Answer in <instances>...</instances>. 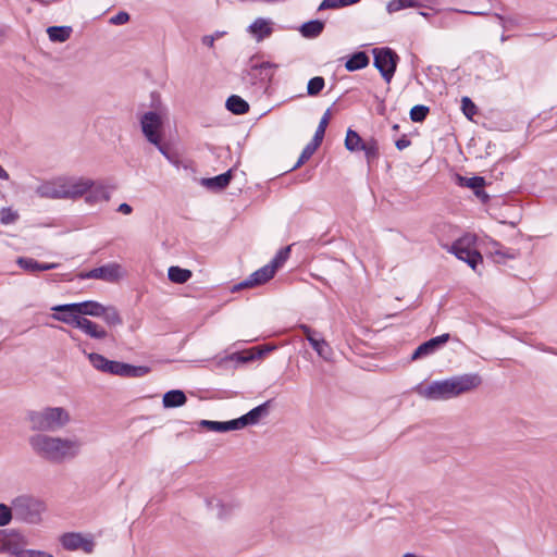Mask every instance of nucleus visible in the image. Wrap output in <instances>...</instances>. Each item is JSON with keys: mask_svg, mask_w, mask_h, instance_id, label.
<instances>
[{"mask_svg": "<svg viewBox=\"0 0 557 557\" xmlns=\"http://www.w3.org/2000/svg\"><path fill=\"white\" fill-rule=\"evenodd\" d=\"M198 424H199V426L205 428L212 432H220V433L225 432L224 422L211 421V420H200Z\"/></svg>", "mask_w": 557, "mask_h": 557, "instance_id": "43", "label": "nucleus"}, {"mask_svg": "<svg viewBox=\"0 0 557 557\" xmlns=\"http://www.w3.org/2000/svg\"><path fill=\"white\" fill-rule=\"evenodd\" d=\"M202 44L206 45L207 47L209 48H213L214 46V41H215V36H211V35H206L202 37L201 39Z\"/></svg>", "mask_w": 557, "mask_h": 557, "instance_id": "56", "label": "nucleus"}, {"mask_svg": "<svg viewBox=\"0 0 557 557\" xmlns=\"http://www.w3.org/2000/svg\"><path fill=\"white\" fill-rule=\"evenodd\" d=\"M132 207L128 205V203H121L117 208V211L123 213V214H129L132 213Z\"/></svg>", "mask_w": 557, "mask_h": 557, "instance_id": "57", "label": "nucleus"}, {"mask_svg": "<svg viewBox=\"0 0 557 557\" xmlns=\"http://www.w3.org/2000/svg\"><path fill=\"white\" fill-rule=\"evenodd\" d=\"M325 81L322 76H314L309 79L307 85V94L309 96H317L324 88Z\"/></svg>", "mask_w": 557, "mask_h": 557, "instance_id": "35", "label": "nucleus"}, {"mask_svg": "<svg viewBox=\"0 0 557 557\" xmlns=\"http://www.w3.org/2000/svg\"><path fill=\"white\" fill-rule=\"evenodd\" d=\"M461 109H462L463 114L468 119H472L473 115L476 114V106L472 102V100L469 97H462Z\"/></svg>", "mask_w": 557, "mask_h": 557, "instance_id": "42", "label": "nucleus"}, {"mask_svg": "<svg viewBox=\"0 0 557 557\" xmlns=\"http://www.w3.org/2000/svg\"><path fill=\"white\" fill-rule=\"evenodd\" d=\"M235 357L238 361H242V362H247V361H250L255 358L253 355H249V356H243L240 354H235Z\"/></svg>", "mask_w": 557, "mask_h": 557, "instance_id": "58", "label": "nucleus"}, {"mask_svg": "<svg viewBox=\"0 0 557 557\" xmlns=\"http://www.w3.org/2000/svg\"><path fill=\"white\" fill-rule=\"evenodd\" d=\"M187 401V397L181 389H172L163 395V406L165 408H176L183 406Z\"/></svg>", "mask_w": 557, "mask_h": 557, "instance_id": "22", "label": "nucleus"}, {"mask_svg": "<svg viewBox=\"0 0 557 557\" xmlns=\"http://www.w3.org/2000/svg\"><path fill=\"white\" fill-rule=\"evenodd\" d=\"M270 400L252 408L247 413L243 414V420L245 421V425H255L257 424L262 418L267 417L269 414V407H270Z\"/></svg>", "mask_w": 557, "mask_h": 557, "instance_id": "21", "label": "nucleus"}, {"mask_svg": "<svg viewBox=\"0 0 557 557\" xmlns=\"http://www.w3.org/2000/svg\"><path fill=\"white\" fill-rule=\"evenodd\" d=\"M224 34H225V32H219V30H218V32H215L212 36H215V39H216V38L222 37Z\"/></svg>", "mask_w": 557, "mask_h": 557, "instance_id": "62", "label": "nucleus"}, {"mask_svg": "<svg viewBox=\"0 0 557 557\" xmlns=\"http://www.w3.org/2000/svg\"><path fill=\"white\" fill-rule=\"evenodd\" d=\"M207 507L211 509L212 511H215L218 517H223L226 511L224 508V505L222 504L221 499L218 497H211L206 500Z\"/></svg>", "mask_w": 557, "mask_h": 557, "instance_id": "40", "label": "nucleus"}, {"mask_svg": "<svg viewBox=\"0 0 557 557\" xmlns=\"http://www.w3.org/2000/svg\"><path fill=\"white\" fill-rule=\"evenodd\" d=\"M360 150L364 152L369 163L379 157V144L374 138L364 140Z\"/></svg>", "mask_w": 557, "mask_h": 557, "instance_id": "31", "label": "nucleus"}, {"mask_svg": "<svg viewBox=\"0 0 557 557\" xmlns=\"http://www.w3.org/2000/svg\"><path fill=\"white\" fill-rule=\"evenodd\" d=\"M83 277L103 280L104 278V265L92 269L91 271H89L85 275H83Z\"/></svg>", "mask_w": 557, "mask_h": 557, "instance_id": "52", "label": "nucleus"}, {"mask_svg": "<svg viewBox=\"0 0 557 557\" xmlns=\"http://www.w3.org/2000/svg\"><path fill=\"white\" fill-rule=\"evenodd\" d=\"M456 12H458L457 10H455ZM462 13H467V14H472V15H482L483 12H479V11H461Z\"/></svg>", "mask_w": 557, "mask_h": 557, "instance_id": "61", "label": "nucleus"}, {"mask_svg": "<svg viewBox=\"0 0 557 557\" xmlns=\"http://www.w3.org/2000/svg\"><path fill=\"white\" fill-rule=\"evenodd\" d=\"M481 383L482 379L478 373H466L433 381L424 387L418 386L417 393L429 400H447L475 389Z\"/></svg>", "mask_w": 557, "mask_h": 557, "instance_id": "2", "label": "nucleus"}, {"mask_svg": "<svg viewBox=\"0 0 557 557\" xmlns=\"http://www.w3.org/2000/svg\"><path fill=\"white\" fill-rule=\"evenodd\" d=\"M125 270L119 263H107V282H119L125 275Z\"/></svg>", "mask_w": 557, "mask_h": 557, "instance_id": "33", "label": "nucleus"}, {"mask_svg": "<svg viewBox=\"0 0 557 557\" xmlns=\"http://www.w3.org/2000/svg\"><path fill=\"white\" fill-rule=\"evenodd\" d=\"M0 178L1 180H8L9 178L8 172L1 165H0Z\"/></svg>", "mask_w": 557, "mask_h": 557, "instance_id": "60", "label": "nucleus"}, {"mask_svg": "<svg viewBox=\"0 0 557 557\" xmlns=\"http://www.w3.org/2000/svg\"><path fill=\"white\" fill-rule=\"evenodd\" d=\"M16 532L0 529V553L10 554Z\"/></svg>", "mask_w": 557, "mask_h": 557, "instance_id": "32", "label": "nucleus"}, {"mask_svg": "<svg viewBox=\"0 0 557 557\" xmlns=\"http://www.w3.org/2000/svg\"><path fill=\"white\" fill-rule=\"evenodd\" d=\"M60 544L65 550L82 549L86 554L92 553L95 542L90 536H85L78 532H66L59 537Z\"/></svg>", "mask_w": 557, "mask_h": 557, "instance_id": "10", "label": "nucleus"}, {"mask_svg": "<svg viewBox=\"0 0 557 557\" xmlns=\"http://www.w3.org/2000/svg\"><path fill=\"white\" fill-rule=\"evenodd\" d=\"M121 323L117 311L112 307H107V325H115Z\"/></svg>", "mask_w": 557, "mask_h": 557, "instance_id": "48", "label": "nucleus"}, {"mask_svg": "<svg viewBox=\"0 0 557 557\" xmlns=\"http://www.w3.org/2000/svg\"><path fill=\"white\" fill-rule=\"evenodd\" d=\"M88 359L97 370L104 372V356L91 352L88 354Z\"/></svg>", "mask_w": 557, "mask_h": 557, "instance_id": "46", "label": "nucleus"}, {"mask_svg": "<svg viewBox=\"0 0 557 557\" xmlns=\"http://www.w3.org/2000/svg\"><path fill=\"white\" fill-rule=\"evenodd\" d=\"M449 339V334L445 333L436 337H432L431 339L422 343L417 347L413 351L411 359L417 360L422 357L430 356L434 354L442 345L446 344Z\"/></svg>", "mask_w": 557, "mask_h": 557, "instance_id": "14", "label": "nucleus"}, {"mask_svg": "<svg viewBox=\"0 0 557 557\" xmlns=\"http://www.w3.org/2000/svg\"><path fill=\"white\" fill-rule=\"evenodd\" d=\"M22 540L23 536L16 532L10 554L7 557H53L52 554L44 550L24 548V543Z\"/></svg>", "mask_w": 557, "mask_h": 557, "instance_id": "15", "label": "nucleus"}, {"mask_svg": "<svg viewBox=\"0 0 557 557\" xmlns=\"http://www.w3.org/2000/svg\"><path fill=\"white\" fill-rule=\"evenodd\" d=\"M232 170H228L225 173H222L218 176L203 178L202 185L210 189L221 190L230 184L232 178Z\"/></svg>", "mask_w": 557, "mask_h": 557, "instance_id": "23", "label": "nucleus"}, {"mask_svg": "<svg viewBox=\"0 0 557 557\" xmlns=\"http://www.w3.org/2000/svg\"><path fill=\"white\" fill-rule=\"evenodd\" d=\"M164 115V109L159 104L154 110L144 113L140 117L143 134L152 145H157L161 140Z\"/></svg>", "mask_w": 557, "mask_h": 557, "instance_id": "7", "label": "nucleus"}, {"mask_svg": "<svg viewBox=\"0 0 557 557\" xmlns=\"http://www.w3.org/2000/svg\"><path fill=\"white\" fill-rule=\"evenodd\" d=\"M107 372L123 377H143L150 372V368L107 359Z\"/></svg>", "mask_w": 557, "mask_h": 557, "instance_id": "11", "label": "nucleus"}, {"mask_svg": "<svg viewBox=\"0 0 557 557\" xmlns=\"http://www.w3.org/2000/svg\"><path fill=\"white\" fill-rule=\"evenodd\" d=\"M373 65L381 73L384 81L391 83L399 60L397 53L388 47L373 49Z\"/></svg>", "mask_w": 557, "mask_h": 557, "instance_id": "9", "label": "nucleus"}, {"mask_svg": "<svg viewBox=\"0 0 557 557\" xmlns=\"http://www.w3.org/2000/svg\"><path fill=\"white\" fill-rule=\"evenodd\" d=\"M129 21V14L125 11H121L117 14L113 15L109 23L114 25H123Z\"/></svg>", "mask_w": 557, "mask_h": 557, "instance_id": "49", "label": "nucleus"}, {"mask_svg": "<svg viewBox=\"0 0 557 557\" xmlns=\"http://www.w3.org/2000/svg\"><path fill=\"white\" fill-rule=\"evenodd\" d=\"M315 152L314 149H312L310 146L306 145V147L302 149L300 157L296 164L293 166L292 170H296L297 168L301 166L306 161H308L312 154Z\"/></svg>", "mask_w": 557, "mask_h": 557, "instance_id": "45", "label": "nucleus"}, {"mask_svg": "<svg viewBox=\"0 0 557 557\" xmlns=\"http://www.w3.org/2000/svg\"><path fill=\"white\" fill-rule=\"evenodd\" d=\"M434 2L435 0H391L386 5V10L392 14L407 8H421Z\"/></svg>", "mask_w": 557, "mask_h": 557, "instance_id": "20", "label": "nucleus"}, {"mask_svg": "<svg viewBox=\"0 0 557 557\" xmlns=\"http://www.w3.org/2000/svg\"><path fill=\"white\" fill-rule=\"evenodd\" d=\"M35 455L51 463H62L74 459L81 451L82 443L77 438H63L47 434H35L28 438Z\"/></svg>", "mask_w": 557, "mask_h": 557, "instance_id": "1", "label": "nucleus"}, {"mask_svg": "<svg viewBox=\"0 0 557 557\" xmlns=\"http://www.w3.org/2000/svg\"><path fill=\"white\" fill-rule=\"evenodd\" d=\"M323 137H324V134H322L320 132L319 133L315 132L312 140L307 145L310 146L312 149L317 150L318 147L321 145Z\"/></svg>", "mask_w": 557, "mask_h": 557, "instance_id": "53", "label": "nucleus"}, {"mask_svg": "<svg viewBox=\"0 0 557 557\" xmlns=\"http://www.w3.org/2000/svg\"><path fill=\"white\" fill-rule=\"evenodd\" d=\"M324 29V22L320 20H312L306 22L300 27V33L305 38H315Z\"/></svg>", "mask_w": 557, "mask_h": 557, "instance_id": "27", "label": "nucleus"}, {"mask_svg": "<svg viewBox=\"0 0 557 557\" xmlns=\"http://www.w3.org/2000/svg\"><path fill=\"white\" fill-rule=\"evenodd\" d=\"M299 329L302 331L307 341L310 343L311 347L317 351V354L324 360H329L332 356V349L330 345L323 338H318L315 336L317 332L313 331L309 325L300 324Z\"/></svg>", "mask_w": 557, "mask_h": 557, "instance_id": "12", "label": "nucleus"}, {"mask_svg": "<svg viewBox=\"0 0 557 557\" xmlns=\"http://www.w3.org/2000/svg\"><path fill=\"white\" fill-rule=\"evenodd\" d=\"M277 67L278 64L268 61L252 64L249 69L243 71L242 82L246 88L261 89L271 83Z\"/></svg>", "mask_w": 557, "mask_h": 557, "instance_id": "6", "label": "nucleus"}, {"mask_svg": "<svg viewBox=\"0 0 557 557\" xmlns=\"http://www.w3.org/2000/svg\"><path fill=\"white\" fill-rule=\"evenodd\" d=\"M27 420L34 431L54 432L70 422V414L62 407H47L38 411H28Z\"/></svg>", "mask_w": 557, "mask_h": 557, "instance_id": "3", "label": "nucleus"}, {"mask_svg": "<svg viewBox=\"0 0 557 557\" xmlns=\"http://www.w3.org/2000/svg\"><path fill=\"white\" fill-rule=\"evenodd\" d=\"M225 107L234 114H245L249 111L248 102L237 95L230 96L225 102Z\"/></svg>", "mask_w": 557, "mask_h": 557, "instance_id": "25", "label": "nucleus"}, {"mask_svg": "<svg viewBox=\"0 0 557 557\" xmlns=\"http://www.w3.org/2000/svg\"><path fill=\"white\" fill-rule=\"evenodd\" d=\"M395 145L398 150H404L410 146V140L406 136H403L396 140Z\"/></svg>", "mask_w": 557, "mask_h": 557, "instance_id": "55", "label": "nucleus"}, {"mask_svg": "<svg viewBox=\"0 0 557 557\" xmlns=\"http://www.w3.org/2000/svg\"><path fill=\"white\" fill-rule=\"evenodd\" d=\"M403 557H418V556L414 554H411V553H407Z\"/></svg>", "mask_w": 557, "mask_h": 557, "instance_id": "63", "label": "nucleus"}, {"mask_svg": "<svg viewBox=\"0 0 557 557\" xmlns=\"http://www.w3.org/2000/svg\"><path fill=\"white\" fill-rule=\"evenodd\" d=\"M330 117H331V110L327 109L324 114L322 115L320 122H319V125L315 129L317 133H322V134H325V129L329 125V122H330Z\"/></svg>", "mask_w": 557, "mask_h": 557, "instance_id": "51", "label": "nucleus"}, {"mask_svg": "<svg viewBox=\"0 0 557 557\" xmlns=\"http://www.w3.org/2000/svg\"><path fill=\"white\" fill-rule=\"evenodd\" d=\"M474 240L475 237L468 234L454 242L448 249L449 252L455 255L459 260L465 261L473 270L482 262L481 253L473 247Z\"/></svg>", "mask_w": 557, "mask_h": 557, "instance_id": "8", "label": "nucleus"}, {"mask_svg": "<svg viewBox=\"0 0 557 557\" xmlns=\"http://www.w3.org/2000/svg\"><path fill=\"white\" fill-rule=\"evenodd\" d=\"M275 274L274 265H270L269 263L264 267L260 268L259 270L251 273L245 281L239 283L236 287L237 288H247V287H253L258 285H262L270 281Z\"/></svg>", "mask_w": 557, "mask_h": 557, "instance_id": "13", "label": "nucleus"}, {"mask_svg": "<svg viewBox=\"0 0 557 557\" xmlns=\"http://www.w3.org/2000/svg\"><path fill=\"white\" fill-rule=\"evenodd\" d=\"M72 27L71 26H49L47 28L48 37L53 42H64L66 41L71 35H72Z\"/></svg>", "mask_w": 557, "mask_h": 557, "instance_id": "24", "label": "nucleus"}, {"mask_svg": "<svg viewBox=\"0 0 557 557\" xmlns=\"http://www.w3.org/2000/svg\"><path fill=\"white\" fill-rule=\"evenodd\" d=\"M18 219V213L11 208L0 210V222L4 225L12 224Z\"/></svg>", "mask_w": 557, "mask_h": 557, "instance_id": "41", "label": "nucleus"}, {"mask_svg": "<svg viewBox=\"0 0 557 557\" xmlns=\"http://www.w3.org/2000/svg\"><path fill=\"white\" fill-rule=\"evenodd\" d=\"M364 139H362L359 134L352 129H348L345 138V147L349 151H359L361 149Z\"/></svg>", "mask_w": 557, "mask_h": 557, "instance_id": "30", "label": "nucleus"}, {"mask_svg": "<svg viewBox=\"0 0 557 557\" xmlns=\"http://www.w3.org/2000/svg\"><path fill=\"white\" fill-rule=\"evenodd\" d=\"M257 41L263 40L272 34L271 21L259 17L248 28Z\"/></svg>", "mask_w": 557, "mask_h": 557, "instance_id": "19", "label": "nucleus"}, {"mask_svg": "<svg viewBox=\"0 0 557 557\" xmlns=\"http://www.w3.org/2000/svg\"><path fill=\"white\" fill-rule=\"evenodd\" d=\"M492 246L493 250H491V253L495 256V260L497 262H500L504 259H513L516 256L513 250L503 248L502 245L497 242H493Z\"/></svg>", "mask_w": 557, "mask_h": 557, "instance_id": "34", "label": "nucleus"}, {"mask_svg": "<svg viewBox=\"0 0 557 557\" xmlns=\"http://www.w3.org/2000/svg\"><path fill=\"white\" fill-rule=\"evenodd\" d=\"M289 253H290V246L281 248L269 264L274 265V271L276 272V270L280 267H282L284 264V262L288 259Z\"/></svg>", "mask_w": 557, "mask_h": 557, "instance_id": "38", "label": "nucleus"}, {"mask_svg": "<svg viewBox=\"0 0 557 557\" xmlns=\"http://www.w3.org/2000/svg\"><path fill=\"white\" fill-rule=\"evenodd\" d=\"M15 518L12 504L10 506L0 504V527L8 525Z\"/></svg>", "mask_w": 557, "mask_h": 557, "instance_id": "39", "label": "nucleus"}, {"mask_svg": "<svg viewBox=\"0 0 557 557\" xmlns=\"http://www.w3.org/2000/svg\"><path fill=\"white\" fill-rule=\"evenodd\" d=\"M359 1L360 0H323L319 5V10L337 9L358 3Z\"/></svg>", "mask_w": 557, "mask_h": 557, "instance_id": "36", "label": "nucleus"}, {"mask_svg": "<svg viewBox=\"0 0 557 557\" xmlns=\"http://www.w3.org/2000/svg\"><path fill=\"white\" fill-rule=\"evenodd\" d=\"M17 264L20 265L21 269H23L27 272H30V273L40 272V271H49V270L57 269L59 267L58 263H44V262H39L33 258H28V257H20L17 259Z\"/></svg>", "mask_w": 557, "mask_h": 557, "instance_id": "18", "label": "nucleus"}, {"mask_svg": "<svg viewBox=\"0 0 557 557\" xmlns=\"http://www.w3.org/2000/svg\"><path fill=\"white\" fill-rule=\"evenodd\" d=\"M429 107L423 104H417L410 110V119L412 122H423L429 114Z\"/></svg>", "mask_w": 557, "mask_h": 557, "instance_id": "37", "label": "nucleus"}, {"mask_svg": "<svg viewBox=\"0 0 557 557\" xmlns=\"http://www.w3.org/2000/svg\"><path fill=\"white\" fill-rule=\"evenodd\" d=\"M73 306L74 304L71 302L52 307V311H54L52 314L53 319L75 327L76 324L79 323L81 317L71 309Z\"/></svg>", "mask_w": 557, "mask_h": 557, "instance_id": "16", "label": "nucleus"}, {"mask_svg": "<svg viewBox=\"0 0 557 557\" xmlns=\"http://www.w3.org/2000/svg\"><path fill=\"white\" fill-rule=\"evenodd\" d=\"M91 185V182L82 178H63L53 186L46 187L42 195L54 199L76 198L83 196Z\"/></svg>", "mask_w": 557, "mask_h": 557, "instance_id": "5", "label": "nucleus"}, {"mask_svg": "<svg viewBox=\"0 0 557 557\" xmlns=\"http://www.w3.org/2000/svg\"><path fill=\"white\" fill-rule=\"evenodd\" d=\"M158 150L164 156L166 157L168 159L170 158L168 151H166V148L161 144V140L159 141V144L154 145Z\"/></svg>", "mask_w": 557, "mask_h": 557, "instance_id": "59", "label": "nucleus"}, {"mask_svg": "<svg viewBox=\"0 0 557 557\" xmlns=\"http://www.w3.org/2000/svg\"><path fill=\"white\" fill-rule=\"evenodd\" d=\"M193 273L188 269H183L176 265L170 267L168 270V277L171 282L176 284H184L186 283L190 277Z\"/></svg>", "mask_w": 557, "mask_h": 557, "instance_id": "29", "label": "nucleus"}, {"mask_svg": "<svg viewBox=\"0 0 557 557\" xmlns=\"http://www.w3.org/2000/svg\"><path fill=\"white\" fill-rule=\"evenodd\" d=\"M494 16L498 20L504 30H507L516 25V20L512 17H505L498 13H495Z\"/></svg>", "mask_w": 557, "mask_h": 557, "instance_id": "50", "label": "nucleus"}, {"mask_svg": "<svg viewBox=\"0 0 557 557\" xmlns=\"http://www.w3.org/2000/svg\"><path fill=\"white\" fill-rule=\"evenodd\" d=\"M323 137H324V134H322L320 132L319 133L315 132L312 140L307 145L310 146L312 149L317 150L318 147L321 145Z\"/></svg>", "mask_w": 557, "mask_h": 557, "instance_id": "54", "label": "nucleus"}, {"mask_svg": "<svg viewBox=\"0 0 557 557\" xmlns=\"http://www.w3.org/2000/svg\"><path fill=\"white\" fill-rule=\"evenodd\" d=\"M74 306L71 309L77 312L78 317L91 315L100 317L104 314V306L100 302L87 300L82 302H73Z\"/></svg>", "mask_w": 557, "mask_h": 557, "instance_id": "17", "label": "nucleus"}, {"mask_svg": "<svg viewBox=\"0 0 557 557\" xmlns=\"http://www.w3.org/2000/svg\"><path fill=\"white\" fill-rule=\"evenodd\" d=\"M75 327L84 331L94 338L104 337V330H99V326L86 317H81L79 323H77Z\"/></svg>", "mask_w": 557, "mask_h": 557, "instance_id": "26", "label": "nucleus"}, {"mask_svg": "<svg viewBox=\"0 0 557 557\" xmlns=\"http://www.w3.org/2000/svg\"><path fill=\"white\" fill-rule=\"evenodd\" d=\"M15 519L28 524H39L46 511V503L33 495L23 494L12 499Z\"/></svg>", "mask_w": 557, "mask_h": 557, "instance_id": "4", "label": "nucleus"}, {"mask_svg": "<svg viewBox=\"0 0 557 557\" xmlns=\"http://www.w3.org/2000/svg\"><path fill=\"white\" fill-rule=\"evenodd\" d=\"M507 39H508V37H507V36L502 35L500 40H502L503 42H504V41H506Z\"/></svg>", "mask_w": 557, "mask_h": 557, "instance_id": "64", "label": "nucleus"}, {"mask_svg": "<svg viewBox=\"0 0 557 557\" xmlns=\"http://www.w3.org/2000/svg\"><path fill=\"white\" fill-rule=\"evenodd\" d=\"M224 426H225V432H228V431H233V430L244 429L246 425H245V421L243 420V417H239L234 420L225 421Z\"/></svg>", "mask_w": 557, "mask_h": 557, "instance_id": "47", "label": "nucleus"}, {"mask_svg": "<svg viewBox=\"0 0 557 557\" xmlns=\"http://www.w3.org/2000/svg\"><path fill=\"white\" fill-rule=\"evenodd\" d=\"M369 64V57L363 51L354 53L346 62L345 67L349 72L361 70Z\"/></svg>", "mask_w": 557, "mask_h": 557, "instance_id": "28", "label": "nucleus"}, {"mask_svg": "<svg viewBox=\"0 0 557 557\" xmlns=\"http://www.w3.org/2000/svg\"><path fill=\"white\" fill-rule=\"evenodd\" d=\"M465 182V186L475 190L476 194H479L478 190L485 184V181L482 176H472L470 178H466Z\"/></svg>", "mask_w": 557, "mask_h": 557, "instance_id": "44", "label": "nucleus"}]
</instances>
